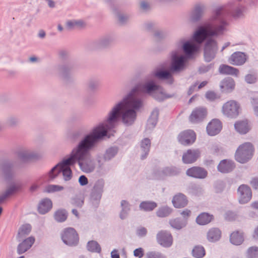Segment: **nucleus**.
<instances>
[{
  "instance_id": "423d86ee",
  "label": "nucleus",
  "mask_w": 258,
  "mask_h": 258,
  "mask_svg": "<svg viewBox=\"0 0 258 258\" xmlns=\"http://www.w3.org/2000/svg\"><path fill=\"white\" fill-rule=\"evenodd\" d=\"M135 88H137L138 96L141 99L140 93L151 96L159 101H163L165 99L171 97L170 95L165 94L162 88L153 80L147 81Z\"/></svg>"
},
{
  "instance_id": "bb28decb",
  "label": "nucleus",
  "mask_w": 258,
  "mask_h": 258,
  "mask_svg": "<svg viewBox=\"0 0 258 258\" xmlns=\"http://www.w3.org/2000/svg\"><path fill=\"white\" fill-rule=\"evenodd\" d=\"M159 111L157 108L154 109L148 119L146 125V131L151 132L156 126L158 121Z\"/></svg>"
},
{
  "instance_id": "680f3d73",
  "label": "nucleus",
  "mask_w": 258,
  "mask_h": 258,
  "mask_svg": "<svg viewBox=\"0 0 258 258\" xmlns=\"http://www.w3.org/2000/svg\"><path fill=\"white\" fill-rule=\"evenodd\" d=\"M147 233V229L144 227H139L136 231L137 235L140 237H145Z\"/></svg>"
},
{
  "instance_id": "9d476101",
  "label": "nucleus",
  "mask_w": 258,
  "mask_h": 258,
  "mask_svg": "<svg viewBox=\"0 0 258 258\" xmlns=\"http://www.w3.org/2000/svg\"><path fill=\"white\" fill-rule=\"evenodd\" d=\"M240 105L235 100H231L225 103L222 107V112L225 116L235 118L239 113Z\"/></svg>"
},
{
  "instance_id": "603ef678",
  "label": "nucleus",
  "mask_w": 258,
  "mask_h": 258,
  "mask_svg": "<svg viewBox=\"0 0 258 258\" xmlns=\"http://www.w3.org/2000/svg\"><path fill=\"white\" fill-rule=\"evenodd\" d=\"M84 198L81 197H75L71 200V204L78 208H81L84 204Z\"/></svg>"
},
{
  "instance_id": "4c0bfd02",
  "label": "nucleus",
  "mask_w": 258,
  "mask_h": 258,
  "mask_svg": "<svg viewBox=\"0 0 258 258\" xmlns=\"http://www.w3.org/2000/svg\"><path fill=\"white\" fill-rule=\"evenodd\" d=\"M52 208V202L49 199H44L40 203L38 210L39 213L45 214Z\"/></svg>"
},
{
  "instance_id": "c756f323",
  "label": "nucleus",
  "mask_w": 258,
  "mask_h": 258,
  "mask_svg": "<svg viewBox=\"0 0 258 258\" xmlns=\"http://www.w3.org/2000/svg\"><path fill=\"white\" fill-rule=\"evenodd\" d=\"M15 165L14 162L6 161L4 163L2 166V170L6 180L12 178L13 175V168Z\"/></svg>"
},
{
  "instance_id": "338daca9",
  "label": "nucleus",
  "mask_w": 258,
  "mask_h": 258,
  "mask_svg": "<svg viewBox=\"0 0 258 258\" xmlns=\"http://www.w3.org/2000/svg\"><path fill=\"white\" fill-rule=\"evenodd\" d=\"M211 152L215 155L219 154L220 149L218 145H213L210 148Z\"/></svg>"
},
{
  "instance_id": "dca6fc26",
  "label": "nucleus",
  "mask_w": 258,
  "mask_h": 258,
  "mask_svg": "<svg viewBox=\"0 0 258 258\" xmlns=\"http://www.w3.org/2000/svg\"><path fill=\"white\" fill-rule=\"evenodd\" d=\"M239 202L240 204L247 203L251 198V191L250 187L245 184H242L238 188Z\"/></svg>"
},
{
  "instance_id": "0eeeda50",
  "label": "nucleus",
  "mask_w": 258,
  "mask_h": 258,
  "mask_svg": "<svg viewBox=\"0 0 258 258\" xmlns=\"http://www.w3.org/2000/svg\"><path fill=\"white\" fill-rule=\"evenodd\" d=\"M68 158L63 159L61 162L54 166L48 172V181H52L55 179L60 172L62 173L63 179L65 181L70 180L72 177V172L70 168L75 163L67 162Z\"/></svg>"
},
{
  "instance_id": "f8f14e48",
  "label": "nucleus",
  "mask_w": 258,
  "mask_h": 258,
  "mask_svg": "<svg viewBox=\"0 0 258 258\" xmlns=\"http://www.w3.org/2000/svg\"><path fill=\"white\" fill-rule=\"evenodd\" d=\"M207 8V5L204 3L199 2L196 4L189 16L190 21L192 23L200 21L204 16Z\"/></svg>"
},
{
  "instance_id": "ddd939ff",
  "label": "nucleus",
  "mask_w": 258,
  "mask_h": 258,
  "mask_svg": "<svg viewBox=\"0 0 258 258\" xmlns=\"http://www.w3.org/2000/svg\"><path fill=\"white\" fill-rule=\"evenodd\" d=\"M114 40L115 37L113 34H107L94 41L92 45L96 49L105 48L109 47Z\"/></svg>"
},
{
  "instance_id": "7ed1b4c3",
  "label": "nucleus",
  "mask_w": 258,
  "mask_h": 258,
  "mask_svg": "<svg viewBox=\"0 0 258 258\" xmlns=\"http://www.w3.org/2000/svg\"><path fill=\"white\" fill-rule=\"evenodd\" d=\"M97 128H93L72 149L67 162L78 163L80 169L85 173L93 172L95 168L91 151L98 142L105 137V132H99Z\"/></svg>"
},
{
  "instance_id": "e433bc0d",
  "label": "nucleus",
  "mask_w": 258,
  "mask_h": 258,
  "mask_svg": "<svg viewBox=\"0 0 258 258\" xmlns=\"http://www.w3.org/2000/svg\"><path fill=\"white\" fill-rule=\"evenodd\" d=\"M121 210L119 213V218L121 220L125 219L128 216L131 211V205L126 200H122L120 202Z\"/></svg>"
},
{
  "instance_id": "13d9d810",
  "label": "nucleus",
  "mask_w": 258,
  "mask_h": 258,
  "mask_svg": "<svg viewBox=\"0 0 258 258\" xmlns=\"http://www.w3.org/2000/svg\"><path fill=\"white\" fill-rule=\"evenodd\" d=\"M245 81L248 84H254L257 81V76L255 74H248L245 76Z\"/></svg>"
},
{
  "instance_id": "412c9836",
  "label": "nucleus",
  "mask_w": 258,
  "mask_h": 258,
  "mask_svg": "<svg viewBox=\"0 0 258 258\" xmlns=\"http://www.w3.org/2000/svg\"><path fill=\"white\" fill-rule=\"evenodd\" d=\"M187 176L196 178L204 179L208 175V172L204 168L194 166L188 169L186 171Z\"/></svg>"
},
{
  "instance_id": "8fccbe9b",
  "label": "nucleus",
  "mask_w": 258,
  "mask_h": 258,
  "mask_svg": "<svg viewBox=\"0 0 258 258\" xmlns=\"http://www.w3.org/2000/svg\"><path fill=\"white\" fill-rule=\"evenodd\" d=\"M245 256L246 258H258V247H249L245 252Z\"/></svg>"
},
{
  "instance_id": "ea45409f",
  "label": "nucleus",
  "mask_w": 258,
  "mask_h": 258,
  "mask_svg": "<svg viewBox=\"0 0 258 258\" xmlns=\"http://www.w3.org/2000/svg\"><path fill=\"white\" fill-rule=\"evenodd\" d=\"M31 230V226L29 224H26L21 226L18 231L17 236V239L19 241H21L24 237L28 235Z\"/></svg>"
},
{
  "instance_id": "6ab92c4d",
  "label": "nucleus",
  "mask_w": 258,
  "mask_h": 258,
  "mask_svg": "<svg viewBox=\"0 0 258 258\" xmlns=\"http://www.w3.org/2000/svg\"><path fill=\"white\" fill-rule=\"evenodd\" d=\"M73 65L70 63H65L57 66V70L61 77L65 81H70L72 77Z\"/></svg>"
},
{
  "instance_id": "a18cd8bd",
  "label": "nucleus",
  "mask_w": 258,
  "mask_h": 258,
  "mask_svg": "<svg viewBox=\"0 0 258 258\" xmlns=\"http://www.w3.org/2000/svg\"><path fill=\"white\" fill-rule=\"evenodd\" d=\"M85 25L84 22L81 20H73L67 22L66 26L69 29L80 28Z\"/></svg>"
},
{
  "instance_id": "72a5a7b5",
  "label": "nucleus",
  "mask_w": 258,
  "mask_h": 258,
  "mask_svg": "<svg viewBox=\"0 0 258 258\" xmlns=\"http://www.w3.org/2000/svg\"><path fill=\"white\" fill-rule=\"evenodd\" d=\"M214 219V216L208 213L200 214L196 218L197 223L200 225H205L211 222Z\"/></svg>"
},
{
  "instance_id": "e2e57ef3",
  "label": "nucleus",
  "mask_w": 258,
  "mask_h": 258,
  "mask_svg": "<svg viewBox=\"0 0 258 258\" xmlns=\"http://www.w3.org/2000/svg\"><path fill=\"white\" fill-rule=\"evenodd\" d=\"M251 103L254 114L258 117V98H253Z\"/></svg>"
},
{
  "instance_id": "f03ea898",
  "label": "nucleus",
  "mask_w": 258,
  "mask_h": 258,
  "mask_svg": "<svg viewBox=\"0 0 258 258\" xmlns=\"http://www.w3.org/2000/svg\"><path fill=\"white\" fill-rule=\"evenodd\" d=\"M137 88H133L122 100L115 104L108 113L106 119L94 128L98 131L105 132V137L108 131L116 125L119 117L125 126L133 125L137 119V111L143 106V101L138 96Z\"/></svg>"
},
{
  "instance_id": "052dcab7",
  "label": "nucleus",
  "mask_w": 258,
  "mask_h": 258,
  "mask_svg": "<svg viewBox=\"0 0 258 258\" xmlns=\"http://www.w3.org/2000/svg\"><path fill=\"white\" fill-rule=\"evenodd\" d=\"M117 17L119 22L122 25L126 24L129 18L128 15L120 13L117 14Z\"/></svg>"
},
{
  "instance_id": "f704fd0d",
  "label": "nucleus",
  "mask_w": 258,
  "mask_h": 258,
  "mask_svg": "<svg viewBox=\"0 0 258 258\" xmlns=\"http://www.w3.org/2000/svg\"><path fill=\"white\" fill-rule=\"evenodd\" d=\"M180 172V169L176 167H166L159 171V174L162 177L164 176L176 175Z\"/></svg>"
},
{
  "instance_id": "9b49d317",
  "label": "nucleus",
  "mask_w": 258,
  "mask_h": 258,
  "mask_svg": "<svg viewBox=\"0 0 258 258\" xmlns=\"http://www.w3.org/2000/svg\"><path fill=\"white\" fill-rule=\"evenodd\" d=\"M61 239L64 243L70 246H76L79 242L78 235L73 228L65 229L61 234Z\"/></svg>"
},
{
  "instance_id": "4be33fe9",
  "label": "nucleus",
  "mask_w": 258,
  "mask_h": 258,
  "mask_svg": "<svg viewBox=\"0 0 258 258\" xmlns=\"http://www.w3.org/2000/svg\"><path fill=\"white\" fill-rule=\"evenodd\" d=\"M207 115V111L204 108H197L194 110L190 116L189 120L192 123H197L202 121Z\"/></svg>"
},
{
  "instance_id": "bf43d9fd",
  "label": "nucleus",
  "mask_w": 258,
  "mask_h": 258,
  "mask_svg": "<svg viewBox=\"0 0 258 258\" xmlns=\"http://www.w3.org/2000/svg\"><path fill=\"white\" fill-rule=\"evenodd\" d=\"M154 36L156 39L160 40L165 38L166 34L162 30H157L154 31Z\"/></svg>"
},
{
  "instance_id": "37998d69",
  "label": "nucleus",
  "mask_w": 258,
  "mask_h": 258,
  "mask_svg": "<svg viewBox=\"0 0 258 258\" xmlns=\"http://www.w3.org/2000/svg\"><path fill=\"white\" fill-rule=\"evenodd\" d=\"M157 206L156 203L153 201H144L140 203L139 208L146 212L153 211Z\"/></svg>"
},
{
  "instance_id": "864d4df0",
  "label": "nucleus",
  "mask_w": 258,
  "mask_h": 258,
  "mask_svg": "<svg viewBox=\"0 0 258 258\" xmlns=\"http://www.w3.org/2000/svg\"><path fill=\"white\" fill-rule=\"evenodd\" d=\"M63 187L61 185L50 184L46 187V191L47 192H53L55 191H61L63 189Z\"/></svg>"
},
{
  "instance_id": "49530a36",
  "label": "nucleus",
  "mask_w": 258,
  "mask_h": 258,
  "mask_svg": "<svg viewBox=\"0 0 258 258\" xmlns=\"http://www.w3.org/2000/svg\"><path fill=\"white\" fill-rule=\"evenodd\" d=\"M172 212V209L171 208L167 206H164L160 207L156 211V215L160 218L166 217L170 215Z\"/></svg>"
},
{
  "instance_id": "09e8293b",
  "label": "nucleus",
  "mask_w": 258,
  "mask_h": 258,
  "mask_svg": "<svg viewBox=\"0 0 258 258\" xmlns=\"http://www.w3.org/2000/svg\"><path fill=\"white\" fill-rule=\"evenodd\" d=\"M87 249L93 252H100L101 251V247L98 243L94 240L90 241L88 242L87 245Z\"/></svg>"
},
{
  "instance_id": "2f4dec72",
  "label": "nucleus",
  "mask_w": 258,
  "mask_h": 258,
  "mask_svg": "<svg viewBox=\"0 0 258 258\" xmlns=\"http://www.w3.org/2000/svg\"><path fill=\"white\" fill-rule=\"evenodd\" d=\"M234 167L233 162L228 160H223L217 167L218 171L222 173L229 172L233 170Z\"/></svg>"
},
{
  "instance_id": "aec40b11",
  "label": "nucleus",
  "mask_w": 258,
  "mask_h": 258,
  "mask_svg": "<svg viewBox=\"0 0 258 258\" xmlns=\"http://www.w3.org/2000/svg\"><path fill=\"white\" fill-rule=\"evenodd\" d=\"M200 155L199 149H189L183 153L182 160L184 164H191L197 160Z\"/></svg>"
},
{
  "instance_id": "c9c22d12",
  "label": "nucleus",
  "mask_w": 258,
  "mask_h": 258,
  "mask_svg": "<svg viewBox=\"0 0 258 258\" xmlns=\"http://www.w3.org/2000/svg\"><path fill=\"white\" fill-rule=\"evenodd\" d=\"M221 235V231L218 228H213L208 231L207 237L208 241L211 242H214L220 239Z\"/></svg>"
},
{
  "instance_id": "f257e3e1",
  "label": "nucleus",
  "mask_w": 258,
  "mask_h": 258,
  "mask_svg": "<svg viewBox=\"0 0 258 258\" xmlns=\"http://www.w3.org/2000/svg\"><path fill=\"white\" fill-rule=\"evenodd\" d=\"M256 4V0H231L225 5L216 7L212 15L199 28L196 36L201 34L205 36L222 35L227 31L229 25L226 18L227 15H231L235 19L242 18L246 11V6L252 7Z\"/></svg>"
},
{
  "instance_id": "473e14b6",
  "label": "nucleus",
  "mask_w": 258,
  "mask_h": 258,
  "mask_svg": "<svg viewBox=\"0 0 258 258\" xmlns=\"http://www.w3.org/2000/svg\"><path fill=\"white\" fill-rule=\"evenodd\" d=\"M219 72L220 74L230 75L237 77L239 75V71L237 69L226 64H221L219 68Z\"/></svg>"
},
{
  "instance_id": "c85d7f7f",
  "label": "nucleus",
  "mask_w": 258,
  "mask_h": 258,
  "mask_svg": "<svg viewBox=\"0 0 258 258\" xmlns=\"http://www.w3.org/2000/svg\"><path fill=\"white\" fill-rule=\"evenodd\" d=\"M21 187L20 183H14L11 185L6 190L0 195V204L4 202L8 198L17 192Z\"/></svg>"
},
{
  "instance_id": "5701e85b",
  "label": "nucleus",
  "mask_w": 258,
  "mask_h": 258,
  "mask_svg": "<svg viewBox=\"0 0 258 258\" xmlns=\"http://www.w3.org/2000/svg\"><path fill=\"white\" fill-rule=\"evenodd\" d=\"M222 129V123L218 119H214L207 126V132L209 135L213 136L219 134Z\"/></svg>"
},
{
  "instance_id": "b1692460",
  "label": "nucleus",
  "mask_w": 258,
  "mask_h": 258,
  "mask_svg": "<svg viewBox=\"0 0 258 258\" xmlns=\"http://www.w3.org/2000/svg\"><path fill=\"white\" fill-rule=\"evenodd\" d=\"M246 59V55L244 52L237 51L230 56L229 61L233 65L241 66L245 62Z\"/></svg>"
},
{
  "instance_id": "69168bd1",
  "label": "nucleus",
  "mask_w": 258,
  "mask_h": 258,
  "mask_svg": "<svg viewBox=\"0 0 258 258\" xmlns=\"http://www.w3.org/2000/svg\"><path fill=\"white\" fill-rule=\"evenodd\" d=\"M140 7L142 10L145 11H148L150 9L149 4L145 1H143L140 2Z\"/></svg>"
},
{
  "instance_id": "2eb2a0df",
  "label": "nucleus",
  "mask_w": 258,
  "mask_h": 258,
  "mask_svg": "<svg viewBox=\"0 0 258 258\" xmlns=\"http://www.w3.org/2000/svg\"><path fill=\"white\" fill-rule=\"evenodd\" d=\"M195 133L190 130L184 131L180 133L178 137L179 142L183 145L192 144L196 140Z\"/></svg>"
},
{
  "instance_id": "c03bdc74",
  "label": "nucleus",
  "mask_w": 258,
  "mask_h": 258,
  "mask_svg": "<svg viewBox=\"0 0 258 258\" xmlns=\"http://www.w3.org/2000/svg\"><path fill=\"white\" fill-rule=\"evenodd\" d=\"M169 224L172 228L177 230H180L186 225L187 222L185 220L176 218L170 220L169 221Z\"/></svg>"
},
{
  "instance_id": "58836bf2",
  "label": "nucleus",
  "mask_w": 258,
  "mask_h": 258,
  "mask_svg": "<svg viewBox=\"0 0 258 258\" xmlns=\"http://www.w3.org/2000/svg\"><path fill=\"white\" fill-rule=\"evenodd\" d=\"M235 130L241 134H245L249 130L247 120H242L236 122L234 124Z\"/></svg>"
},
{
  "instance_id": "3c124183",
  "label": "nucleus",
  "mask_w": 258,
  "mask_h": 258,
  "mask_svg": "<svg viewBox=\"0 0 258 258\" xmlns=\"http://www.w3.org/2000/svg\"><path fill=\"white\" fill-rule=\"evenodd\" d=\"M6 123L10 126H16L19 123V119L16 116H10L7 118Z\"/></svg>"
},
{
  "instance_id": "39448f33",
  "label": "nucleus",
  "mask_w": 258,
  "mask_h": 258,
  "mask_svg": "<svg viewBox=\"0 0 258 258\" xmlns=\"http://www.w3.org/2000/svg\"><path fill=\"white\" fill-rule=\"evenodd\" d=\"M185 68V57L179 54L177 51L171 53V62L168 70H156L153 72V75L159 79L165 80L168 84H172L174 81L173 74L179 73Z\"/></svg>"
},
{
  "instance_id": "1a4fd4ad",
  "label": "nucleus",
  "mask_w": 258,
  "mask_h": 258,
  "mask_svg": "<svg viewBox=\"0 0 258 258\" xmlns=\"http://www.w3.org/2000/svg\"><path fill=\"white\" fill-rule=\"evenodd\" d=\"M254 148L252 144L246 142L240 145L236 151L235 158L236 160L241 163H245L252 157Z\"/></svg>"
},
{
  "instance_id": "6e6d98bb",
  "label": "nucleus",
  "mask_w": 258,
  "mask_h": 258,
  "mask_svg": "<svg viewBox=\"0 0 258 258\" xmlns=\"http://www.w3.org/2000/svg\"><path fill=\"white\" fill-rule=\"evenodd\" d=\"M99 86V81L95 79H91L88 82V87L90 91L96 90Z\"/></svg>"
},
{
  "instance_id": "774afa93",
  "label": "nucleus",
  "mask_w": 258,
  "mask_h": 258,
  "mask_svg": "<svg viewBox=\"0 0 258 258\" xmlns=\"http://www.w3.org/2000/svg\"><path fill=\"white\" fill-rule=\"evenodd\" d=\"M162 255L159 252H150L147 254V258H161Z\"/></svg>"
},
{
  "instance_id": "79ce46f5",
  "label": "nucleus",
  "mask_w": 258,
  "mask_h": 258,
  "mask_svg": "<svg viewBox=\"0 0 258 258\" xmlns=\"http://www.w3.org/2000/svg\"><path fill=\"white\" fill-rule=\"evenodd\" d=\"M68 216V213L66 210L59 209L54 213L53 217L56 222L62 223L67 220Z\"/></svg>"
},
{
  "instance_id": "cd10ccee",
  "label": "nucleus",
  "mask_w": 258,
  "mask_h": 258,
  "mask_svg": "<svg viewBox=\"0 0 258 258\" xmlns=\"http://www.w3.org/2000/svg\"><path fill=\"white\" fill-rule=\"evenodd\" d=\"M35 242V238L33 236L29 237L20 243L17 247V252L19 254H22L27 251Z\"/></svg>"
},
{
  "instance_id": "5fc2aeb1",
  "label": "nucleus",
  "mask_w": 258,
  "mask_h": 258,
  "mask_svg": "<svg viewBox=\"0 0 258 258\" xmlns=\"http://www.w3.org/2000/svg\"><path fill=\"white\" fill-rule=\"evenodd\" d=\"M205 97L207 100L214 101L220 98V96L214 91H209L206 92Z\"/></svg>"
},
{
  "instance_id": "a19ab883",
  "label": "nucleus",
  "mask_w": 258,
  "mask_h": 258,
  "mask_svg": "<svg viewBox=\"0 0 258 258\" xmlns=\"http://www.w3.org/2000/svg\"><path fill=\"white\" fill-rule=\"evenodd\" d=\"M230 240L233 244L240 245L244 240L243 233L239 231L233 232L230 235Z\"/></svg>"
},
{
  "instance_id": "7c9ffc66",
  "label": "nucleus",
  "mask_w": 258,
  "mask_h": 258,
  "mask_svg": "<svg viewBox=\"0 0 258 258\" xmlns=\"http://www.w3.org/2000/svg\"><path fill=\"white\" fill-rule=\"evenodd\" d=\"M151 147V141L148 138H145L141 142V159L144 160L149 154Z\"/></svg>"
},
{
  "instance_id": "de8ad7c7",
  "label": "nucleus",
  "mask_w": 258,
  "mask_h": 258,
  "mask_svg": "<svg viewBox=\"0 0 258 258\" xmlns=\"http://www.w3.org/2000/svg\"><path fill=\"white\" fill-rule=\"evenodd\" d=\"M205 249L202 245L195 246L192 250V255L196 258H202L205 255Z\"/></svg>"
},
{
  "instance_id": "20e7f679",
  "label": "nucleus",
  "mask_w": 258,
  "mask_h": 258,
  "mask_svg": "<svg viewBox=\"0 0 258 258\" xmlns=\"http://www.w3.org/2000/svg\"><path fill=\"white\" fill-rule=\"evenodd\" d=\"M202 26H199L195 32L193 36V40L195 42L190 41H185L184 39H180L177 42L178 46H181L182 50L185 54V62L187 58H190L197 52L200 47L201 44L206 40L204 47L205 60L207 62L211 61L213 59L218 50L217 41L212 38V37L218 36H204L201 34L197 37L196 36L197 32Z\"/></svg>"
},
{
  "instance_id": "4d7b16f0",
  "label": "nucleus",
  "mask_w": 258,
  "mask_h": 258,
  "mask_svg": "<svg viewBox=\"0 0 258 258\" xmlns=\"http://www.w3.org/2000/svg\"><path fill=\"white\" fill-rule=\"evenodd\" d=\"M156 23L152 21H148L143 24L144 29L148 31H153L156 28Z\"/></svg>"
},
{
  "instance_id": "a211bd4d",
  "label": "nucleus",
  "mask_w": 258,
  "mask_h": 258,
  "mask_svg": "<svg viewBox=\"0 0 258 258\" xmlns=\"http://www.w3.org/2000/svg\"><path fill=\"white\" fill-rule=\"evenodd\" d=\"M17 155L20 160L24 162L39 157V154L37 152L25 148L19 149L17 152Z\"/></svg>"
},
{
  "instance_id": "6e6552de",
  "label": "nucleus",
  "mask_w": 258,
  "mask_h": 258,
  "mask_svg": "<svg viewBox=\"0 0 258 258\" xmlns=\"http://www.w3.org/2000/svg\"><path fill=\"white\" fill-rule=\"evenodd\" d=\"M105 184V180L102 178L97 179L93 183L90 193V203L94 208H97L100 204L104 191Z\"/></svg>"
},
{
  "instance_id": "0e129e2a",
  "label": "nucleus",
  "mask_w": 258,
  "mask_h": 258,
  "mask_svg": "<svg viewBox=\"0 0 258 258\" xmlns=\"http://www.w3.org/2000/svg\"><path fill=\"white\" fill-rule=\"evenodd\" d=\"M134 255L135 257H138L139 258H142L144 255V250L142 248L140 247L138 248H136L134 251Z\"/></svg>"
},
{
  "instance_id": "393cba45",
  "label": "nucleus",
  "mask_w": 258,
  "mask_h": 258,
  "mask_svg": "<svg viewBox=\"0 0 258 258\" xmlns=\"http://www.w3.org/2000/svg\"><path fill=\"white\" fill-rule=\"evenodd\" d=\"M235 82L231 77H226L222 80L220 84V87L222 92L224 93H230L235 88Z\"/></svg>"
},
{
  "instance_id": "f3484780",
  "label": "nucleus",
  "mask_w": 258,
  "mask_h": 258,
  "mask_svg": "<svg viewBox=\"0 0 258 258\" xmlns=\"http://www.w3.org/2000/svg\"><path fill=\"white\" fill-rule=\"evenodd\" d=\"M156 238L158 243L164 247H170L172 244V236L171 233L167 231H159L157 234Z\"/></svg>"
},
{
  "instance_id": "4468645a",
  "label": "nucleus",
  "mask_w": 258,
  "mask_h": 258,
  "mask_svg": "<svg viewBox=\"0 0 258 258\" xmlns=\"http://www.w3.org/2000/svg\"><path fill=\"white\" fill-rule=\"evenodd\" d=\"M118 148L116 146L110 147L106 149L103 157L98 156L97 158V163L99 167H102L105 162L109 161L113 159L117 154Z\"/></svg>"
},
{
  "instance_id": "a878e982",
  "label": "nucleus",
  "mask_w": 258,
  "mask_h": 258,
  "mask_svg": "<svg viewBox=\"0 0 258 258\" xmlns=\"http://www.w3.org/2000/svg\"><path fill=\"white\" fill-rule=\"evenodd\" d=\"M172 203L175 208H182L187 205L188 200L184 194L178 193L173 197Z\"/></svg>"
}]
</instances>
